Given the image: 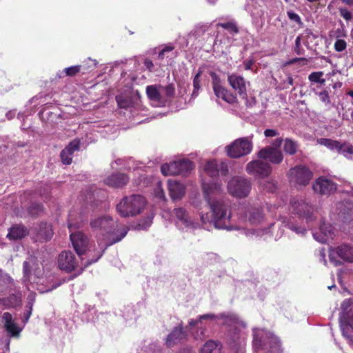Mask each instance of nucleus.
Wrapping results in <instances>:
<instances>
[{
  "label": "nucleus",
  "mask_w": 353,
  "mask_h": 353,
  "mask_svg": "<svg viewBox=\"0 0 353 353\" xmlns=\"http://www.w3.org/2000/svg\"><path fill=\"white\" fill-rule=\"evenodd\" d=\"M202 190L204 200L211 212L210 219L208 214H202L201 220L203 224L210 223L217 229L232 230L234 227L230 223L231 213L228 212L229 205L223 199V188L219 182H203Z\"/></svg>",
  "instance_id": "nucleus-1"
},
{
  "label": "nucleus",
  "mask_w": 353,
  "mask_h": 353,
  "mask_svg": "<svg viewBox=\"0 0 353 353\" xmlns=\"http://www.w3.org/2000/svg\"><path fill=\"white\" fill-rule=\"evenodd\" d=\"M90 226L92 229L98 231L103 237L105 242L102 253L98 255L97 258L87 261L84 267L81 268L77 274L70 276L69 280L77 277L81 274L86 267L97 262L108 247L121 241L126 236L128 231V229L125 227L120 228L117 221H114L111 216L107 215L101 216L92 219L90 221Z\"/></svg>",
  "instance_id": "nucleus-2"
},
{
  "label": "nucleus",
  "mask_w": 353,
  "mask_h": 353,
  "mask_svg": "<svg viewBox=\"0 0 353 353\" xmlns=\"http://www.w3.org/2000/svg\"><path fill=\"white\" fill-rule=\"evenodd\" d=\"M146 204L145 199L140 194L125 196L117 205V212L123 217L134 216L140 214Z\"/></svg>",
  "instance_id": "nucleus-3"
},
{
  "label": "nucleus",
  "mask_w": 353,
  "mask_h": 353,
  "mask_svg": "<svg viewBox=\"0 0 353 353\" xmlns=\"http://www.w3.org/2000/svg\"><path fill=\"white\" fill-rule=\"evenodd\" d=\"M253 347L255 353H281L283 352L281 341L272 334H267L263 338L255 333Z\"/></svg>",
  "instance_id": "nucleus-4"
},
{
  "label": "nucleus",
  "mask_w": 353,
  "mask_h": 353,
  "mask_svg": "<svg viewBox=\"0 0 353 353\" xmlns=\"http://www.w3.org/2000/svg\"><path fill=\"white\" fill-rule=\"evenodd\" d=\"M228 191L230 195L236 198H245L252 189L250 179L243 176L232 177L228 183Z\"/></svg>",
  "instance_id": "nucleus-5"
},
{
  "label": "nucleus",
  "mask_w": 353,
  "mask_h": 353,
  "mask_svg": "<svg viewBox=\"0 0 353 353\" xmlns=\"http://www.w3.org/2000/svg\"><path fill=\"white\" fill-rule=\"evenodd\" d=\"M252 138V137H248L236 139L225 148L228 155L237 159L250 154L253 148Z\"/></svg>",
  "instance_id": "nucleus-6"
},
{
  "label": "nucleus",
  "mask_w": 353,
  "mask_h": 353,
  "mask_svg": "<svg viewBox=\"0 0 353 353\" xmlns=\"http://www.w3.org/2000/svg\"><path fill=\"white\" fill-rule=\"evenodd\" d=\"M194 165L192 161L187 159L174 161L170 163H164L161 165V173L165 176L182 175L183 176L193 169Z\"/></svg>",
  "instance_id": "nucleus-7"
},
{
  "label": "nucleus",
  "mask_w": 353,
  "mask_h": 353,
  "mask_svg": "<svg viewBox=\"0 0 353 353\" xmlns=\"http://www.w3.org/2000/svg\"><path fill=\"white\" fill-rule=\"evenodd\" d=\"M292 211L300 218L305 219L310 223L316 219L314 215V207L310 202L304 199H297L290 201Z\"/></svg>",
  "instance_id": "nucleus-8"
},
{
  "label": "nucleus",
  "mask_w": 353,
  "mask_h": 353,
  "mask_svg": "<svg viewBox=\"0 0 353 353\" xmlns=\"http://www.w3.org/2000/svg\"><path fill=\"white\" fill-rule=\"evenodd\" d=\"M341 259L345 262H353V247L347 245L343 244L336 248H332L330 252L329 259L336 266L342 264Z\"/></svg>",
  "instance_id": "nucleus-9"
},
{
  "label": "nucleus",
  "mask_w": 353,
  "mask_h": 353,
  "mask_svg": "<svg viewBox=\"0 0 353 353\" xmlns=\"http://www.w3.org/2000/svg\"><path fill=\"white\" fill-rule=\"evenodd\" d=\"M272 170L270 164L261 159L253 160L246 165L247 172L258 178L268 176L272 173Z\"/></svg>",
  "instance_id": "nucleus-10"
},
{
  "label": "nucleus",
  "mask_w": 353,
  "mask_h": 353,
  "mask_svg": "<svg viewBox=\"0 0 353 353\" xmlns=\"http://www.w3.org/2000/svg\"><path fill=\"white\" fill-rule=\"evenodd\" d=\"M290 181L301 185H306L312 179L313 173L304 165H297L289 170Z\"/></svg>",
  "instance_id": "nucleus-11"
},
{
  "label": "nucleus",
  "mask_w": 353,
  "mask_h": 353,
  "mask_svg": "<svg viewBox=\"0 0 353 353\" xmlns=\"http://www.w3.org/2000/svg\"><path fill=\"white\" fill-rule=\"evenodd\" d=\"M317 142L332 150H336L338 152L343 154L345 157H348L349 154H353V145L348 143H341L336 140L330 139L321 138Z\"/></svg>",
  "instance_id": "nucleus-12"
},
{
  "label": "nucleus",
  "mask_w": 353,
  "mask_h": 353,
  "mask_svg": "<svg viewBox=\"0 0 353 353\" xmlns=\"http://www.w3.org/2000/svg\"><path fill=\"white\" fill-rule=\"evenodd\" d=\"M257 157L274 165H279L283 160V154L281 150L274 147L263 148L258 152Z\"/></svg>",
  "instance_id": "nucleus-13"
},
{
  "label": "nucleus",
  "mask_w": 353,
  "mask_h": 353,
  "mask_svg": "<svg viewBox=\"0 0 353 353\" xmlns=\"http://www.w3.org/2000/svg\"><path fill=\"white\" fill-rule=\"evenodd\" d=\"M140 97L137 90H128L116 96V101L120 108L127 109L137 105Z\"/></svg>",
  "instance_id": "nucleus-14"
},
{
  "label": "nucleus",
  "mask_w": 353,
  "mask_h": 353,
  "mask_svg": "<svg viewBox=\"0 0 353 353\" xmlns=\"http://www.w3.org/2000/svg\"><path fill=\"white\" fill-rule=\"evenodd\" d=\"M23 279L29 281L30 276L34 274L39 278L42 275V271L39 268V261L34 256H29L23 263Z\"/></svg>",
  "instance_id": "nucleus-15"
},
{
  "label": "nucleus",
  "mask_w": 353,
  "mask_h": 353,
  "mask_svg": "<svg viewBox=\"0 0 353 353\" xmlns=\"http://www.w3.org/2000/svg\"><path fill=\"white\" fill-rule=\"evenodd\" d=\"M58 266L68 273L74 270L77 266L74 254L71 251L62 252L58 258Z\"/></svg>",
  "instance_id": "nucleus-16"
},
{
  "label": "nucleus",
  "mask_w": 353,
  "mask_h": 353,
  "mask_svg": "<svg viewBox=\"0 0 353 353\" xmlns=\"http://www.w3.org/2000/svg\"><path fill=\"white\" fill-rule=\"evenodd\" d=\"M73 248L79 256L83 254L89 243V239L84 233L81 231L72 232L70 235Z\"/></svg>",
  "instance_id": "nucleus-17"
},
{
  "label": "nucleus",
  "mask_w": 353,
  "mask_h": 353,
  "mask_svg": "<svg viewBox=\"0 0 353 353\" xmlns=\"http://www.w3.org/2000/svg\"><path fill=\"white\" fill-rule=\"evenodd\" d=\"M226 341L228 345L236 352L241 351L244 345L240 330L236 327H233L228 330Z\"/></svg>",
  "instance_id": "nucleus-18"
},
{
  "label": "nucleus",
  "mask_w": 353,
  "mask_h": 353,
  "mask_svg": "<svg viewBox=\"0 0 353 353\" xmlns=\"http://www.w3.org/2000/svg\"><path fill=\"white\" fill-rule=\"evenodd\" d=\"M187 337L188 333L184 330L183 323H181L178 326L174 327L167 336L165 343L168 347H172L177 343L185 340Z\"/></svg>",
  "instance_id": "nucleus-19"
},
{
  "label": "nucleus",
  "mask_w": 353,
  "mask_h": 353,
  "mask_svg": "<svg viewBox=\"0 0 353 353\" xmlns=\"http://www.w3.org/2000/svg\"><path fill=\"white\" fill-rule=\"evenodd\" d=\"M315 192L320 194H330L336 189V184L331 180L325 178H319L312 185Z\"/></svg>",
  "instance_id": "nucleus-20"
},
{
  "label": "nucleus",
  "mask_w": 353,
  "mask_h": 353,
  "mask_svg": "<svg viewBox=\"0 0 353 353\" xmlns=\"http://www.w3.org/2000/svg\"><path fill=\"white\" fill-rule=\"evenodd\" d=\"M80 148L79 139H75L61 152L60 157L61 162L65 165H70L72 163V155L75 151Z\"/></svg>",
  "instance_id": "nucleus-21"
},
{
  "label": "nucleus",
  "mask_w": 353,
  "mask_h": 353,
  "mask_svg": "<svg viewBox=\"0 0 353 353\" xmlns=\"http://www.w3.org/2000/svg\"><path fill=\"white\" fill-rule=\"evenodd\" d=\"M169 194L173 201L181 200L185 194V185L176 180L168 181Z\"/></svg>",
  "instance_id": "nucleus-22"
},
{
  "label": "nucleus",
  "mask_w": 353,
  "mask_h": 353,
  "mask_svg": "<svg viewBox=\"0 0 353 353\" xmlns=\"http://www.w3.org/2000/svg\"><path fill=\"white\" fill-rule=\"evenodd\" d=\"M338 214L342 221L349 223L353 220V202L345 200L340 203L337 207Z\"/></svg>",
  "instance_id": "nucleus-23"
},
{
  "label": "nucleus",
  "mask_w": 353,
  "mask_h": 353,
  "mask_svg": "<svg viewBox=\"0 0 353 353\" xmlns=\"http://www.w3.org/2000/svg\"><path fill=\"white\" fill-rule=\"evenodd\" d=\"M228 81L231 87L237 91L243 99L247 97L245 81L241 76L235 74H229Z\"/></svg>",
  "instance_id": "nucleus-24"
},
{
  "label": "nucleus",
  "mask_w": 353,
  "mask_h": 353,
  "mask_svg": "<svg viewBox=\"0 0 353 353\" xmlns=\"http://www.w3.org/2000/svg\"><path fill=\"white\" fill-rule=\"evenodd\" d=\"M128 181V176L121 172L113 173L104 180L106 185L116 188H121L124 187Z\"/></svg>",
  "instance_id": "nucleus-25"
},
{
  "label": "nucleus",
  "mask_w": 353,
  "mask_h": 353,
  "mask_svg": "<svg viewBox=\"0 0 353 353\" xmlns=\"http://www.w3.org/2000/svg\"><path fill=\"white\" fill-rule=\"evenodd\" d=\"M37 231V241L43 242L48 241L53 236L52 229L50 225H48L46 222L41 223L38 228L36 229Z\"/></svg>",
  "instance_id": "nucleus-26"
},
{
  "label": "nucleus",
  "mask_w": 353,
  "mask_h": 353,
  "mask_svg": "<svg viewBox=\"0 0 353 353\" xmlns=\"http://www.w3.org/2000/svg\"><path fill=\"white\" fill-rule=\"evenodd\" d=\"M173 214L177 219L178 223L184 225L185 228H195L194 223L192 221L187 210L183 208H175Z\"/></svg>",
  "instance_id": "nucleus-27"
},
{
  "label": "nucleus",
  "mask_w": 353,
  "mask_h": 353,
  "mask_svg": "<svg viewBox=\"0 0 353 353\" xmlns=\"http://www.w3.org/2000/svg\"><path fill=\"white\" fill-rule=\"evenodd\" d=\"M3 319L4 320L6 330L10 334V336H19L21 330L13 322L11 314L5 312L3 315Z\"/></svg>",
  "instance_id": "nucleus-28"
},
{
  "label": "nucleus",
  "mask_w": 353,
  "mask_h": 353,
  "mask_svg": "<svg viewBox=\"0 0 353 353\" xmlns=\"http://www.w3.org/2000/svg\"><path fill=\"white\" fill-rule=\"evenodd\" d=\"M28 233V230L23 225L16 224L9 229L7 237L12 240L21 239L27 236Z\"/></svg>",
  "instance_id": "nucleus-29"
},
{
  "label": "nucleus",
  "mask_w": 353,
  "mask_h": 353,
  "mask_svg": "<svg viewBox=\"0 0 353 353\" xmlns=\"http://www.w3.org/2000/svg\"><path fill=\"white\" fill-rule=\"evenodd\" d=\"M213 91L217 98H221L228 103L232 104L237 101L236 97L223 86L218 88L216 90L214 89Z\"/></svg>",
  "instance_id": "nucleus-30"
},
{
  "label": "nucleus",
  "mask_w": 353,
  "mask_h": 353,
  "mask_svg": "<svg viewBox=\"0 0 353 353\" xmlns=\"http://www.w3.org/2000/svg\"><path fill=\"white\" fill-rule=\"evenodd\" d=\"M247 216L251 224H259L263 220L264 214L261 208L252 207L249 209Z\"/></svg>",
  "instance_id": "nucleus-31"
},
{
  "label": "nucleus",
  "mask_w": 353,
  "mask_h": 353,
  "mask_svg": "<svg viewBox=\"0 0 353 353\" xmlns=\"http://www.w3.org/2000/svg\"><path fill=\"white\" fill-rule=\"evenodd\" d=\"M21 295L20 293L12 294L7 298H0V304L8 307H16L21 305Z\"/></svg>",
  "instance_id": "nucleus-32"
},
{
  "label": "nucleus",
  "mask_w": 353,
  "mask_h": 353,
  "mask_svg": "<svg viewBox=\"0 0 353 353\" xmlns=\"http://www.w3.org/2000/svg\"><path fill=\"white\" fill-rule=\"evenodd\" d=\"M146 94L150 100L165 105V101L163 99V97L160 92L158 90L156 85L147 86Z\"/></svg>",
  "instance_id": "nucleus-33"
},
{
  "label": "nucleus",
  "mask_w": 353,
  "mask_h": 353,
  "mask_svg": "<svg viewBox=\"0 0 353 353\" xmlns=\"http://www.w3.org/2000/svg\"><path fill=\"white\" fill-rule=\"evenodd\" d=\"M352 302L350 299H345L341 304V312L339 316L341 323H343V319H348V316L353 312Z\"/></svg>",
  "instance_id": "nucleus-34"
},
{
  "label": "nucleus",
  "mask_w": 353,
  "mask_h": 353,
  "mask_svg": "<svg viewBox=\"0 0 353 353\" xmlns=\"http://www.w3.org/2000/svg\"><path fill=\"white\" fill-rule=\"evenodd\" d=\"M36 293L34 292H30L28 296H27V304H26V313L24 314V322H27L31 314H32V307H33V305L35 302V300H36Z\"/></svg>",
  "instance_id": "nucleus-35"
},
{
  "label": "nucleus",
  "mask_w": 353,
  "mask_h": 353,
  "mask_svg": "<svg viewBox=\"0 0 353 353\" xmlns=\"http://www.w3.org/2000/svg\"><path fill=\"white\" fill-rule=\"evenodd\" d=\"M218 319L223 321V324L231 327H236V325L239 323L238 317L234 314H225L222 313L218 315Z\"/></svg>",
  "instance_id": "nucleus-36"
},
{
  "label": "nucleus",
  "mask_w": 353,
  "mask_h": 353,
  "mask_svg": "<svg viewBox=\"0 0 353 353\" xmlns=\"http://www.w3.org/2000/svg\"><path fill=\"white\" fill-rule=\"evenodd\" d=\"M298 143L296 141L291 139L286 138L284 139L283 150L290 155H294L297 152Z\"/></svg>",
  "instance_id": "nucleus-37"
},
{
  "label": "nucleus",
  "mask_w": 353,
  "mask_h": 353,
  "mask_svg": "<svg viewBox=\"0 0 353 353\" xmlns=\"http://www.w3.org/2000/svg\"><path fill=\"white\" fill-rule=\"evenodd\" d=\"M28 212L30 216L37 217L44 214V208L41 203L34 202L28 207Z\"/></svg>",
  "instance_id": "nucleus-38"
},
{
  "label": "nucleus",
  "mask_w": 353,
  "mask_h": 353,
  "mask_svg": "<svg viewBox=\"0 0 353 353\" xmlns=\"http://www.w3.org/2000/svg\"><path fill=\"white\" fill-rule=\"evenodd\" d=\"M218 162L215 160L208 161L204 166L205 172L211 177L218 176Z\"/></svg>",
  "instance_id": "nucleus-39"
},
{
  "label": "nucleus",
  "mask_w": 353,
  "mask_h": 353,
  "mask_svg": "<svg viewBox=\"0 0 353 353\" xmlns=\"http://www.w3.org/2000/svg\"><path fill=\"white\" fill-rule=\"evenodd\" d=\"M221 345L219 342L213 340L208 341L201 350V353H213L217 348H221Z\"/></svg>",
  "instance_id": "nucleus-40"
},
{
  "label": "nucleus",
  "mask_w": 353,
  "mask_h": 353,
  "mask_svg": "<svg viewBox=\"0 0 353 353\" xmlns=\"http://www.w3.org/2000/svg\"><path fill=\"white\" fill-rule=\"evenodd\" d=\"M217 317H218V315L216 316L214 314H206L201 315V316H199L198 319H196V320L191 319L189 321V326L190 327H192L194 325H197L199 323H202L203 320L212 321V320L218 319Z\"/></svg>",
  "instance_id": "nucleus-41"
},
{
  "label": "nucleus",
  "mask_w": 353,
  "mask_h": 353,
  "mask_svg": "<svg viewBox=\"0 0 353 353\" xmlns=\"http://www.w3.org/2000/svg\"><path fill=\"white\" fill-rule=\"evenodd\" d=\"M152 214H148L146 217L139 221L136 228L138 230H147L152 222Z\"/></svg>",
  "instance_id": "nucleus-42"
},
{
  "label": "nucleus",
  "mask_w": 353,
  "mask_h": 353,
  "mask_svg": "<svg viewBox=\"0 0 353 353\" xmlns=\"http://www.w3.org/2000/svg\"><path fill=\"white\" fill-rule=\"evenodd\" d=\"M201 73V72L199 71L194 77V79H193L194 89H193V92L191 95V99H195L199 95V92L201 88L200 79H199Z\"/></svg>",
  "instance_id": "nucleus-43"
},
{
  "label": "nucleus",
  "mask_w": 353,
  "mask_h": 353,
  "mask_svg": "<svg viewBox=\"0 0 353 353\" xmlns=\"http://www.w3.org/2000/svg\"><path fill=\"white\" fill-rule=\"evenodd\" d=\"M159 87L164 90L166 97L170 99L174 98L176 90L174 84L173 83H170L165 86H162L160 85Z\"/></svg>",
  "instance_id": "nucleus-44"
},
{
  "label": "nucleus",
  "mask_w": 353,
  "mask_h": 353,
  "mask_svg": "<svg viewBox=\"0 0 353 353\" xmlns=\"http://www.w3.org/2000/svg\"><path fill=\"white\" fill-rule=\"evenodd\" d=\"M323 75V72H314L309 75L308 79L312 83H319L323 85L325 82V79H322Z\"/></svg>",
  "instance_id": "nucleus-45"
},
{
  "label": "nucleus",
  "mask_w": 353,
  "mask_h": 353,
  "mask_svg": "<svg viewBox=\"0 0 353 353\" xmlns=\"http://www.w3.org/2000/svg\"><path fill=\"white\" fill-rule=\"evenodd\" d=\"M320 230L325 237L332 238L333 232L332 227L331 225H325V223H323L320 226Z\"/></svg>",
  "instance_id": "nucleus-46"
},
{
  "label": "nucleus",
  "mask_w": 353,
  "mask_h": 353,
  "mask_svg": "<svg viewBox=\"0 0 353 353\" xmlns=\"http://www.w3.org/2000/svg\"><path fill=\"white\" fill-rule=\"evenodd\" d=\"M196 326L197 327V330L194 333V338L196 339L203 340L207 336V330L205 327H203L202 326H199V324Z\"/></svg>",
  "instance_id": "nucleus-47"
},
{
  "label": "nucleus",
  "mask_w": 353,
  "mask_h": 353,
  "mask_svg": "<svg viewBox=\"0 0 353 353\" xmlns=\"http://www.w3.org/2000/svg\"><path fill=\"white\" fill-rule=\"evenodd\" d=\"M210 76L212 78V84L213 90H216L218 88L222 86L221 79L215 72H211Z\"/></svg>",
  "instance_id": "nucleus-48"
},
{
  "label": "nucleus",
  "mask_w": 353,
  "mask_h": 353,
  "mask_svg": "<svg viewBox=\"0 0 353 353\" xmlns=\"http://www.w3.org/2000/svg\"><path fill=\"white\" fill-rule=\"evenodd\" d=\"M263 189L268 192H274L276 190V185L273 181H266L263 184Z\"/></svg>",
  "instance_id": "nucleus-49"
},
{
  "label": "nucleus",
  "mask_w": 353,
  "mask_h": 353,
  "mask_svg": "<svg viewBox=\"0 0 353 353\" xmlns=\"http://www.w3.org/2000/svg\"><path fill=\"white\" fill-rule=\"evenodd\" d=\"M218 166H219L218 175L219 174H221L222 176H225L229 174V169H228V166L226 163H225V162H221L219 163H218Z\"/></svg>",
  "instance_id": "nucleus-50"
},
{
  "label": "nucleus",
  "mask_w": 353,
  "mask_h": 353,
  "mask_svg": "<svg viewBox=\"0 0 353 353\" xmlns=\"http://www.w3.org/2000/svg\"><path fill=\"white\" fill-rule=\"evenodd\" d=\"M80 69L81 65H74L65 68V72L68 76L73 77L80 72Z\"/></svg>",
  "instance_id": "nucleus-51"
},
{
  "label": "nucleus",
  "mask_w": 353,
  "mask_h": 353,
  "mask_svg": "<svg viewBox=\"0 0 353 353\" xmlns=\"http://www.w3.org/2000/svg\"><path fill=\"white\" fill-rule=\"evenodd\" d=\"M288 228L291 230L295 232L296 234H304L306 231V229L305 228H303L301 226H298L296 225H294V223L288 224Z\"/></svg>",
  "instance_id": "nucleus-52"
},
{
  "label": "nucleus",
  "mask_w": 353,
  "mask_h": 353,
  "mask_svg": "<svg viewBox=\"0 0 353 353\" xmlns=\"http://www.w3.org/2000/svg\"><path fill=\"white\" fill-rule=\"evenodd\" d=\"M219 25L226 30H231L235 33H237L239 32L237 26L232 22L219 23Z\"/></svg>",
  "instance_id": "nucleus-53"
},
{
  "label": "nucleus",
  "mask_w": 353,
  "mask_h": 353,
  "mask_svg": "<svg viewBox=\"0 0 353 353\" xmlns=\"http://www.w3.org/2000/svg\"><path fill=\"white\" fill-rule=\"evenodd\" d=\"M334 48L337 52H342L346 48V42L343 39H338L335 42Z\"/></svg>",
  "instance_id": "nucleus-54"
},
{
  "label": "nucleus",
  "mask_w": 353,
  "mask_h": 353,
  "mask_svg": "<svg viewBox=\"0 0 353 353\" xmlns=\"http://www.w3.org/2000/svg\"><path fill=\"white\" fill-rule=\"evenodd\" d=\"M294 51L299 55H301V54H304L305 50L301 48V37H296V39L295 40Z\"/></svg>",
  "instance_id": "nucleus-55"
},
{
  "label": "nucleus",
  "mask_w": 353,
  "mask_h": 353,
  "mask_svg": "<svg viewBox=\"0 0 353 353\" xmlns=\"http://www.w3.org/2000/svg\"><path fill=\"white\" fill-rule=\"evenodd\" d=\"M340 14L345 20L350 21L352 19V13L346 8H341L339 10Z\"/></svg>",
  "instance_id": "nucleus-56"
},
{
  "label": "nucleus",
  "mask_w": 353,
  "mask_h": 353,
  "mask_svg": "<svg viewBox=\"0 0 353 353\" xmlns=\"http://www.w3.org/2000/svg\"><path fill=\"white\" fill-rule=\"evenodd\" d=\"M319 97L322 102L330 103V100L329 97V93L326 90H323L322 92H320L319 93Z\"/></svg>",
  "instance_id": "nucleus-57"
},
{
  "label": "nucleus",
  "mask_w": 353,
  "mask_h": 353,
  "mask_svg": "<svg viewBox=\"0 0 353 353\" xmlns=\"http://www.w3.org/2000/svg\"><path fill=\"white\" fill-rule=\"evenodd\" d=\"M288 16L290 19L292 21H294L298 23H300L301 22L300 17L295 12L292 11L288 12Z\"/></svg>",
  "instance_id": "nucleus-58"
},
{
  "label": "nucleus",
  "mask_w": 353,
  "mask_h": 353,
  "mask_svg": "<svg viewBox=\"0 0 353 353\" xmlns=\"http://www.w3.org/2000/svg\"><path fill=\"white\" fill-rule=\"evenodd\" d=\"M301 62L302 65H305L308 63V60L306 58L301 57V58H294L291 60H290L287 63L288 64H293L296 62Z\"/></svg>",
  "instance_id": "nucleus-59"
},
{
  "label": "nucleus",
  "mask_w": 353,
  "mask_h": 353,
  "mask_svg": "<svg viewBox=\"0 0 353 353\" xmlns=\"http://www.w3.org/2000/svg\"><path fill=\"white\" fill-rule=\"evenodd\" d=\"M264 134L266 137H273L277 136L279 132L276 130L267 129L264 131Z\"/></svg>",
  "instance_id": "nucleus-60"
},
{
  "label": "nucleus",
  "mask_w": 353,
  "mask_h": 353,
  "mask_svg": "<svg viewBox=\"0 0 353 353\" xmlns=\"http://www.w3.org/2000/svg\"><path fill=\"white\" fill-rule=\"evenodd\" d=\"M144 65L145 66V68L150 71V72H152L153 71V69H154V64L152 61V60H150V59H145L144 60Z\"/></svg>",
  "instance_id": "nucleus-61"
},
{
  "label": "nucleus",
  "mask_w": 353,
  "mask_h": 353,
  "mask_svg": "<svg viewBox=\"0 0 353 353\" xmlns=\"http://www.w3.org/2000/svg\"><path fill=\"white\" fill-rule=\"evenodd\" d=\"M283 141L284 142V139L282 138H277L273 141L272 145H269L268 147H274L275 148L279 149Z\"/></svg>",
  "instance_id": "nucleus-62"
},
{
  "label": "nucleus",
  "mask_w": 353,
  "mask_h": 353,
  "mask_svg": "<svg viewBox=\"0 0 353 353\" xmlns=\"http://www.w3.org/2000/svg\"><path fill=\"white\" fill-rule=\"evenodd\" d=\"M343 323H345L353 329V312L348 316V319H343Z\"/></svg>",
  "instance_id": "nucleus-63"
},
{
  "label": "nucleus",
  "mask_w": 353,
  "mask_h": 353,
  "mask_svg": "<svg viewBox=\"0 0 353 353\" xmlns=\"http://www.w3.org/2000/svg\"><path fill=\"white\" fill-rule=\"evenodd\" d=\"M254 64L253 59H248L244 61V67L245 70H250Z\"/></svg>",
  "instance_id": "nucleus-64"
}]
</instances>
